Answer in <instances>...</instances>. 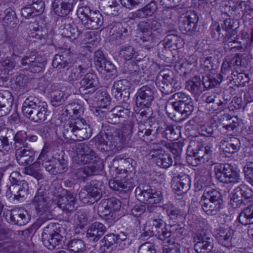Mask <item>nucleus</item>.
I'll use <instances>...</instances> for the list:
<instances>
[{
    "mask_svg": "<svg viewBox=\"0 0 253 253\" xmlns=\"http://www.w3.org/2000/svg\"><path fill=\"white\" fill-rule=\"evenodd\" d=\"M22 111L23 115L31 121L40 123L46 120L50 112L47 105L41 101L38 98L29 96L23 103Z\"/></svg>",
    "mask_w": 253,
    "mask_h": 253,
    "instance_id": "obj_1",
    "label": "nucleus"
},
{
    "mask_svg": "<svg viewBox=\"0 0 253 253\" xmlns=\"http://www.w3.org/2000/svg\"><path fill=\"white\" fill-rule=\"evenodd\" d=\"M62 134L66 139L82 141L89 138L92 131L84 119L77 117L71 119L64 125Z\"/></svg>",
    "mask_w": 253,
    "mask_h": 253,
    "instance_id": "obj_2",
    "label": "nucleus"
},
{
    "mask_svg": "<svg viewBox=\"0 0 253 253\" xmlns=\"http://www.w3.org/2000/svg\"><path fill=\"white\" fill-rule=\"evenodd\" d=\"M200 204L207 215H215L220 211L223 206L222 195L215 189H207L201 198Z\"/></svg>",
    "mask_w": 253,
    "mask_h": 253,
    "instance_id": "obj_3",
    "label": "nucleus"
},
{
    "mask_svg": "<svg viewBox=\"0 0 253 253\" xmlns=\"http://www.w3.org/2000/svg\"><path fill=\"white\" fill-rule=\"evenodd\" d=\"M61 229L59 224L54 223H50L44 227L42 240L44 247L52 250L62 245L64 237L61 235Z\"/></svg>",
    "mask_w": 253,
    "mask_h": 253,
    "instance_id": "obj_4",
    "label": "nucleus"
},
{
    "mask_svg": "<svg viewBox=\"0 0 253 253\" xmlns=\"http://www.w3.org/2000/svg\"><path fill=\"white\" fill-rule=\"evenodd\" d=\"M117 133L106 132L97 134L93 139L95 146L102 152L114 150L121 151L122 142L118 138Z\"/></svg>",
    "mask_w": 253,
    "mask_h": 253,
    "instance_id": "obj_5",
    "label": "nucleus"
},
{
    "mask_svg": "<svg viewBox=\"0 0 253 253\" xmlns=\"http://www.w3.org/2000/svg\"><path fill=\"white\" fill-rule=\"evenodd\" d=\"M52 202L47 196L44 188H40L34 198L33 204L41 220H48L52 218L50 208Z\"/></svg>",
    "mask_w": 253,
    "mask_h": 253,
    "instance_id": "obj_6",
    "label": "nucleus"
},
{
    "mask_svg": "<svg viewBox=\"0 0 253 253\" xmlns=\"http://www.w3.org/2000/svg\"><path fill=\"white\" fill-rule=\"evenodd\" d=\"M216 178L224 183L236 184L241 182L240 174L228 163L217 164L214 167Z\"/></svg>",
    "mask_w": 253,
    "mask_h": 253,
    "instance_id": "obj_7",
    "label": "nucleus"
},
{
    "mask_svg": "<svg viewBox=\"0 0 253 253\" xmlns=\"http://www.w3.org/2000/svg\"><path fill=\"white\" fill-rule=\"evenodd\" d=\"M156 84L162 92L165 94L171 93L177 87V81L172 71L169 69L161 70L157 75Z\"/></svg>",
    "mask_w": 253,
    "mask_h": 253,
    "instance_id": "obj_8",
    "label": "nucleus"
},
{
    "mask_svg": "<svg viewBox=\"0 0 253 253\" xmlns=\"http://www.w3.org/2000/svg\"><path fill=\"white\" fill-rule=\"evenodd\" d=\"M139 27L142 32L141 39L143 42H151L154 38L164 34L161 23L156 19L142 21L139 24Z\"/></svg>",
    "mask_w": 253,
    "mask_h": 253,
    "instance_id": "obj_9",
    "label": "nucleus"
},
{
    "mask_svg": "<svg viewBox=\"0 0 253 253\" xmlns=\"http://www.w3.org/2000/svg\"><path fill=\"white\" fill-rule=\"evenodd\" d=\"M101 181L92 180L90 184L81 189L79 197L80 200L84 204H92L100 199L102 195Z\"/></svg>",
    "mask_w": 253,
    "mask_h": 253,
    "instance_id": "obj_10",
    "label": "nucleus"
},
{
    "mask_svg": "<svg viewBox=\"0 0 253 253\" xmlns=\"http://www.w3.org/2000/svg\"><path fill=\"white\" fill-rule=\"evenodd\" d=\"M74 149L77 154L73 158V161L75 164L83 165L94 164L96 161V154L89 144L85 143L77 144Z\"/></svg>",
    "mask_w": 253,
    "mask_h": 253,
    "instance_id": "obj_11",
    "label": "nucleus"
},
{
    "mask_svg": "<svg viewBox=\"0 0 253 253\" xmlns=\"http://www.w3.org/2000/svg\"><path fill=\"white\" fill-rule=\"evenodd\" d=\"M215 237L220 244L229 249L240 246L242 241L239 234L230 227H219Z\"/></svg>",
    "mask_w": 253,
    "mask_h": 253,
    "instance_id": "obj_12",
    "label": "nucleus"
},
{
    "mask_svg": "<svg viewBox=\"0 0 253 253\" xmlns=\"http://www.w3.org/2000/svg\"><path fill=\"white\" fill-rule=\"evenodd\" d=\"M17 175L19 176L18 173L16 172H13L10 174L9 179L11 185L6 191V196L9 199L20 200L27 194L28 184L24 180H18L16 178Z\"/></svg>",
    "mask_w": 253,
    "mask_h": 253,
    "instance_id": "obj_13",
    "label": "nucleus"
},
{
    "mask_svg": "<svg viewBox=\"0 0 253 253\" xmlns=\"http://www.w3.org/2000/svg\"><path fill=\"white\" fill-rule=\"evenodd\" d=\"M135 193L137 199L145 204H157L160 203L163 199L160 191L152 189L148 185L137 187Z\"/></svg>",
    "mask_w": 253,
    "mask_h": 253,
    "instance_id": "obj_14",
    "label": "nucleus"
},
{
    "mask_svg": "<svg viewBox=\"0 0 253 253\" xmlns=\"http://www.w3.org/2000/svg\"><path fill=\"white\" fill-rule=\"evenodd\" d=\"M194 248L197 253H209L213 247V240L211 235L202 230L195 233L193 236Z\"/></svg>",
    "mask_w": 253,
    "mask_h": 253,
    "instance_id": "obj_15",
    "label": "nucleus"
},
{
    "mask_svg": "<svg viewBox=\"0 0 253 253\" xmlns=\"http://www.w3.org/2000/svg\"><path fill=\"white\" fill-rule=\"evenodd\" d=\"M211 151L208 147L198 146L195 149L188 147L187 149V160L191 162L193 166H197L208 162L211 158Z\"/></svg>",
    "mask_w": 253,
    "mask_h": 253,
    "instance_id": "obj_16",
    "label": "nucleus"
},
{
    "mask_svg": "<svg viewBox=\"0 0 253 253\" xmlns=\"http://www.w3.org/2000/svg\"><path fill=\"white\" fill-rule=\"evenodd\" d=\"M156 94V89L151 85H145L140 87L136 93V104L141 108L150 107Z\"/></svg>",
    "mask_w": 253,
    "mask_h": 253,
    "instance_id": "obj_17",
    "label": "nucleus"
},
{
    "mask_svg": "<svg viewBox=\"0 0 253 253\" xmlns=\"http://www.w3.org/2000/svg\"><path fill=\"white\" fill-rule=\"evenodd\" d=\"M223 42L225 48L237 49L238 50H244L250 42V35L245 31H242L237 36L236 40H232L231 36L226 34L224 36Z\"/></svg>",
    "mask_w": 253,
    "mask_h": 253,
    "instance_id": "obj_18",
    "label": "nucleus"
},
{
    "mask_svg": "<svg viewBox=\"0 0 253 253\" xmlns=\"http://www.w3.org/2000/svg\"><path fill=\"white\" fill-rule=\"evenodd\" d=\"M169 105L173 109L174 113L167 111L169 116L173 121L180 122L187 118L194 109L193 103H170Z\"/></svg>",
    "mask_w": 253,
    "mask_h": 253,
    "instance_id": "obj_19",
    "label": "nucleus"
},
{
    "mask_svg": "<svg viewBox=\"0 0 253 253\" xmlns=\"http://www.w3.org/2000/svg\"><path fill=\"white\" fill-rule=\"evenodd\" d=\"M136 165V162L132 158L124 159L123 156L119 155L114 158L110 169L115 171L116 174L126 173L134 170Z\"/></svg>",
    "mask_w": 253,
    "mask_h": 253,
    "instance_id": "obj_20",
    "label": "nucleus"
},
{
    "mask_svg": "<svg viewBox=\"0 0 253 253\" xmlns=\"http://www.w3.org/2000/svg\"><path fill=\"white\" fill-rule=\"evenodd\" d=\"M124 123L122 129H116L114 130V133H119L118 138L122 142V147H131L133 146V141L131 139V137L133 133V128L134 123L128 120L123 122Z\"/></svg>",
    "mask_w": 253,
    "mask_h": 253,
    "instance_id": "obj_21",
    "label": "nucleus"
},
{
    "mask_svg": "<svg viewBox=\"0 0 253 253\" xmlns=\"http://www.w3.org/2000/svg\"><path fill=\"white\" fill-rule=\"evenodd\" d=\"M5 218L8 222L19 226L25 225L30 220L27 211L20 209L7 211L5 213Z\"/></svg>",
    "mask_w": 253,
    "mask_h": 253,
    "instance_id": "obj_22",
    "label": "nucleus"
},
{
    "mask_svg": "<svg viewBox=\"0 0 253 253\" xmlns=\"http://www.w3.org/2000/svg\"><path fill=\"white\" fill-rule=\"evenodd\" d=\"M21 65L25 69H30L33 72H40L42 71L43 64V59L36 56L34 52L27 53L21 59Z\"/></svg>",
    "mask_w": 253,
    "mask_h": 253,
    "instance_id": "obj_23",
    "label": "nucleus"
},
{
    "mask_svg": "<svg viewBox=\"0 0 253 253\" xmlns=\"http://www.w3.org/2000/svg\"><path fill=\"white\" fill-rule=\"evenodd\" d=\"M190 177L185 173H181L172 179L171 187L178 195L186 193L190 189Z\"/></svg>",
    "mask_w": 253,
    "mask_h": 253,
    "instance_id": "obj_24",
    "label": "nucleus"
},
{
    "mask_svg": "<svg viewBox=\"0 0 253 253\" xmlns=\"http://www.w3.org/2000/svg\"><path fill=\"white\" fill-rule=\"evenodd\" d=\"M94 60L96 68L99 70H104L112 77L117 75V69L115 66L106 59L101 50H97L94 53Z\"/></svg>",
    "mask_w": 253,
    "mask_h": 253,
    "instance_id": "obj_25",
    "label": "nucleus"
},
{
    "mask_svg": "<svg viewBox=\"0 0 253 253\" xmlns=\"http://www.w3.org/2000/svg\"><path fill=\"white\" fill-rule=\"evenodd\" d=\"M35 151L28 145L16 149L15 157L17 163L21 166H27L33 163L35 160Z\"/></svg>",
    "mask_w": 253,
    "mask_h": 253,
    "instance_id": "obj_26",
    "label": "nucleus"
},
{
    "mask_svg": "<svg viewBox=\"0 0 253 253\" xmlns=\"http://www.w3.org/2000/svg\"><path fill=\"white\" fill-rule=\"evenodd\" d=\"M199 18L196 13L190 11L186 14L180 23L179 28L183 34L191 33L196 31Z\"/></svg>",
    "mask_w": 253,
    "mask_h": 253,
    "instance_id": "obj_27",
    "label": "nucleus"
},
{
    "mask_svg": "<svg viewBox=\"0 0 253 253\" xmlns=\"http://www.w3.org/2000/svg\"><path fill=\"white\" fill-rule=\"evenodd\" d=\"M151 158H155L156 165L162 168L167 169L172 163V158L170 155L161 149L152 150L149 153Z\"/></svg>",
    "mask_w": 253,
    "mask_h": 253,
    "instance_id": "obj_28",
    "label": "nucleus"
},
{
    "mask_svg": "<svg viewBox=\"0 0 253 253\" xmlns=\"http://www.w3.org/2000/svg\"><path fill=\"white\" fill-rule=\"evenodd\" d=\"M130 111L129 109L121 106H117L109 111L107 114L108 123L112 124H117L126 121L129 117Z\"/></svg>",
    "mask_w": 253,
    "mask_h": 253,
    "instance_id": "obj_29",
    "label": "nucleus"
},
{
    "mask_svg": "<svg viewBox=\"0 0 253 253\" xmlns=\"http://www.w3.org/2000/svg\"><path fill=\"white\" fill-rule=\"evenodd\" d=\"M129 87L130 84L126 80L116 81L112 88V94L117 101H121L123 97L127 98L129 95Z\"/></svg>",
    "mask_w": 253,
    "mask_h": 253,
    "instance_id": "obj_30",
    "label": "nucleus"
},
{
    "mask_svg": "<svg viewBox=\"0 0 253 253\" xmlns=\"http://www.w3.org/2000/svg\"><path fill=\"white\" fill-rule=\"evenodd\" d=\"M98 84L96 75L88 73L80 81V91L84 94L92 93L96 90Z\"/></svg>",
    "mask_w": 253,
    "mask_h": 253,
    "instance_id": "obj_31",
    "label": "nucleus"
},
{
    "mask_svg": "<svg viewBox=\"0 0 253 253\" xmlns=\"http://www.w3.org/2000/svg\"><path fill=\"white\" fill-rule=\"evenodd\" d=\"M157 127L146 126L142 123L138 124L137 136L141 140L150 143L155 140L158 136Z\"/></svg>",
    "mask_w": 253,
    "mask_h": 253,
    "instance_id": "obj_32",
    "label": "nucleus"
},
{
    "mask_svg": "<svg viewBox=\"0 0 253 253\" xmlns=\"http://www.w3.org/2000/svg\"><path fill=\"white\" fill-rule=\"evenodd\" d=\"M237 219L243 225H250L248 230V234L253 240V203L249 205L242 211Z\"/></svg>",
    "mask_w": 253,
    "mask_h": 253,
    "instance_id": "obj_33",
    "label": "nucleus"
},
{
    "mask_svg": "<svg viewBox=\"0 0 253 253\" xmlns=\"http://www.w3.org/2000/svg\"><path fill=\"white\" fill-rule=\"evenodd\" d=\"M222 151L227 157H230L232 154L237 153L240 149V142L235 137H228L220 142Z\"/></svg>",
    "mask_w": 253,
    "mask_h": 253,
    "instance_id": "obj_34",
    "label": "nucleus"
},
{
    "mask_svg": "<svg viewBox=\"0 0 253 253\" xmlns=\"http://www.w3.org/2000/svg\"><path fill=\"white\" fill-rule=\"evenodd\" d=\"M75 3V0H54L52 8L57 15L65 16L72 10Z\"/></svg>",
    "mask_w": 253,
    "mask_h": 253,
    "instance_id": "obj_35",
    "label": "nucleus"
},
{
    "mask_svg": "<svg viewBox=\"0 0 253 253\" xmlns=\"http://www.w3.org/2000/svg\"><path fill=\"white\" fill-rule=\"evenodd\" d=\"M75 195L70 191H67L66 194L62 197H59L57 202L58 207L63 211L71 212L76 209Z\"/></svg>",
    "mask_w": 253,
    "mask_h": 253,
    "instance_id": "obj_36",
    "label": "nucleus"
},
{
    "mask_svg": "<svg viewBox=\"0 0 253 253\" xmlns=\"http://www.w3.org/2000/svg\"><path fill=\"white\" fill-rule=\"evenodd\" d=\"M61 35L63 37L74 41L78 38L82 33L73 21L70 20L65 22L60 27Z\"/></svg>",
    "mask_w": 253,
    "mask_h": 253,
    "instance_id": "obj_37",
    "label": "nucleus"
},
{
    "mask_svg": "<svg viewBox=\"0 0 253 253\" xmlns=\"http://www.w3.org/2000/svg\"><path fill=\"white\" fill-rule=\"evenodd\" d=\"M13 97L10 92L7 90L0 91V116H4L11 110Z\"/></svg>",
    "mask_w": 253,
    "mask_h": 253,
    "instance_id": "obj_38",
    "label": "nucleus"
},
{
    "mask_svg": "<svg viewBox=\"0 0 253 253\" xmlns=\"http://www.w3.org/2000/svg\"><path fill=\"white\" fill-rule=\"evenodd\" d=\"M156 1L152 0L144 7L132 13V18H146L152 16L157 11Z\"/></svg>",
    "mask_w": 253,
    "mask_h": 253,
    "instance_id": "obj_39",
    "label": "nucleus"
},
{
    "mask_svg": "<svg viewBox=\"0 0 253 253\" xmlns=\"http://www.w3.org/2000/svg\"><path fill=\"white\" fill-rule=\"evenodd\" d=\"M106 228L101 223L96 222L92 223L86 231V237L90 241L96 242L98 241L105 233Z\"/></svg>",
    "mask_w": 253,
    "mask_h": 253,
    "instance_id": "obj_40",
    "label": "nucleus"
},
{
    "mask_svg": "<svg viewBox=\"0 0 253 253\" xmlns=\"http://www.w3.org/2000/svg\"><path fill=\"white\" fill-rule=\"evenodd\" d=\"M103 24V18L98 11L92 12V14L87 18L82 24L87 29L97 30Z\"/></svg>",
    "mask_w": 253,
    "mask_h": 253,
    "instance_id": "obj_41",
    "label": "nucleus"
},
{
    "mask_svg": "<svg viewBox=\"0 0 253 253\" xmlns=\"http://www.w3.org/2000/svg\"><path fill=\"white\" fill-rule=\"evenodd\" d=\"M87 68L83 65L72 66L68 69L67 80L73 83L80 79L86 72Z\"/></svg>",
    "mask_w": 253,
    "mask_h": 253,
    "instance_id": "obj_42",
    "label": "nucleus"
},
{
    "mask_svg": "<svg viewBox=\"0 0 253 253\" xmlns=\"http://www.w3.org/2000/svg\"><path fill=\"white\" fill-rule=\"evenodd\" d=\"M97 172L96 166L94 164H91L88 166L78 169L75 172V176L79 180L84 181L88 176L95 175Z\"/></svg>",
    "mask_w": 253,
    "mask_h": 253,
    "instance_id": "obj_43",
    "label": "nucleus"
},
{
    "mask_svg": "<svg viewBox=\"0 0 253 253\" xmlns=\"http://www.w3.org/2000/svg\"><path fill=\"white\" fill-rule=\"evenodd\" d=\"M236 118L230 117L227 114H223L219 117V122L222 126V128L227 130L226 132L234 130L238 126V123Z\"/></svg>",
    "mask_w": 253,
    "mask_h": 253,
    "instance_id": "obj_44",
    "label": "nucleus"
},
{
    "mask_svg": "<svg viewBox=\"0 0 253 253\" xmlns=\"http://www.w3.org/2000/svg\"><path fill=\"white\" fill-rule=\"evenodd\" d=\"M167 213L169 219L174 222H182L185 219V211L172 205L168 206Z\"/></svg>",
    "mask_w": 253,
    "mask_h": 253,
    "instance_id": "obj_45",
    "label": "nucleus"
},
{
    "mask_svg": "<svg viewBox=\"0 0 253 253\" xmlns=\"http://www.w3.org/2000/svg\"><path fill=\"white\" fill-rule=\"evenodd\" d=\"M71 64L69 56L67 53H65L56 54L52 60V65L54 68L60 70L69 67Z\"/></svg>",
    "mask_w": 253,
    "mask_h": 253,
    "instance_id": "obj_46",
    "label": "nucleus"
},
{
    "mask_svg": "<svg viewBox=\"0 0 253 253\" xmlns=\"http://www.w3.org/2000/svg\"><path fill=\"white\" fill-rule=\"evenodd\" d=\"M47 152L45 149H43L38 158V160L42 163V166L44 167L46 170L51 174H56L55 162V160H49L46 155Z\"/></svg>",
    "mask_w": 253,
    "mask_h": 253,
    "instance_id": "obj_47",
    "label": "nucleus"
},
{
    "mask_svg": "<svg viewBox=\"0 0 253 253\" xmlns=\"http://www.w3.org/2000/svg\"><path fill=\"white\" fill-rule=\"evenodd\" d=\"M19 243L10 239L0 242V253H20Z\"/></svg>",
    "mask_w": 253,
    "mask_h": 253,
    "instance_id": "obj_48",
    "label": "nucleus"
},
{
    "mask_svg": "<svg viewBox=\"0 0 253 253\" xmlns=\"http://www.w3.org/2000/svg\"><path fill=\"white\" fill-rule=\"evenodd\" d=\"M14 135L12 129L5 128L0 131V151H8L10 148L8 138Z\"/></svg>",
    "mask_w": 253,
    "mask_h": 253,
    "instance_id": "obj_49",
    "label": "nucleus"
},
{
    "mask_svg": "<svg viewBox=\"0 0 253 253\" xmlns=\"http://www.w3.org/2000/svg\"><path fill=\"white\" fill-rule=\"evenodd\" d=\"M25 174L33 176L38 180L43 178V175L41 172V161L34 162L33 164L26 167L24 169Z\"/></svg>",
    "mask_w": 253,
    "mask_h": 253,
    "instance_id": "obj_50",
    "label": "nucleus"
},
{
    "mask_svg": "<svg viewBox=\"0 0 253 253\" xmlns=\"http://www.w3.org/2000/svg\"><path fill=\"white\" fill-rule=\"evenodd\" d=\"M9 51L12 55L18 56L25 50V48L22 42L17 39H11L8 41Z\"/></svg>",
    "mask_w": 253,
    "mask_h": 253,
    "instance_id": "obj_51",
    "label": "nucleus"
},
{
    "mask_svg": "<svg viewBox=\"0 0 253 253\" xmlns=\"http://www.w3.org/2000/svg\"><path fill=\"white\" fill-rule=\"evenodd\" d=\"M113 39H122L128 35V30L126 27L124 26L120 22L115 23L110 30Z\"/></svg>",
    "mask_w": 253,
    "mask_h": 253,
    "instance_id": "obj_52",
    "label": "nucleus"
},
{
    "mask_svg": "<svg viewBox=\"0 0 253 253\" xmlns=\"http://www.w3.org/2000/svg\"><path fill=\"white\" fill-rule=\"evenodd\" d=\"M67 248L74 253H83L85 250V245L83 240L74 238L68 242Z\"/></svg>",
    "mask_w": 253,
    "mask_h": 253,
    "instance_id": "obj_53",
    "label": "nucleus"
},
{
    "mask_svg": "<svg viewBox=\"0 0 253 253\" xmlns=\"http://www.w3.org/2000/svg\"><path fill=\"white\" fill-rule=\"evenodd\" d=\"M109 186L113 190L120 192H126L133 187V185L131 182L119 181L114 179L110 180Z\"/></svg>",
    "mask_w": 253,
    "mask_h": 253,
    "instance_id": "obj_54",
    "label": "nucleus"
},
{
    "mask_svg": "<svg viewBox=\"0 0 253 253\" xmlns=\"http://www.w3.org/2000/svg\"><path fill=\"white\" fill-rule=\"evenodd\" d=\"M227 103V100L222 97L221 100L218 95L213 94V101L210 106L206 108L210 111H221L226 107Z\"/></svg>",
    "mask_w": 253,
    "mask_h": 253,
    "instance_id": "obj_55",
    "label": "nucleus"
},
{
    "mask_svg": "<svg viewBox=\"0 0 253 253\" xmlns=\"http://www.w3.org/2000/svg\"><path fill=\"white\" fill-rule=\"evenodd\" d=\"M186 87L188 90L194 93L202 91L201 80L199 77L195 76L186 82Z\"/></svg>",
    "mask_w": 253,
    "mask_h": 253,
    "instance_id": "obj_56",
    "label": "nucleus"
},
{
    "mask_svg": "<svg viewBox=\"0 0 253 253\" xmlns=\"http://www.w3.org/2000/svg\"><path fill=\"white\" fill-rule=\"evenodd\" d=\"M240 191L242 197L243 204L247 205L253 202V191L248 186L242 184L240 185Z\"/></svg>",
    "mask_w": 253,
    "mask_h": 253,
    "instance_id": "obj_57",
    "label": "nucleus"
},
{
    "mask_svg": "<svg viewBox=\"0 0 253 253\" xmlns=\"http://www.w3.org/2000/svg\"><path fill=\"white\" fill-rule=\"evenodd\" d=\"M12 137L14 141V144L16 149L18 148L28 145L26 143L28 136L25 131L22 130L18 131L15 134L14 133Z\"/></svg>",
    "mask_w": 253,
    "mask_h": 253,
    "instance_id": "obj_58",
    "label": "nucleus"
},
{
    "mask_svg": "<svg viewBox=\"0 0 253 253\" xmlns=\"http://www.w3.org/2000/svg\"><path fill=\"white\" fill-rule=\"evenodd\" d=\"M165 128L163 127H157L158 135L161 133L162 136L169 140H173L176 139V134L173 127L171 126H166Z\"/></svg>",
    "mask_w": 253,
    "mask_h": 253,
    "instance_id": "obj_59",
    "label": "nucleus"
},
{
    "mask_svg": "<svg viewBox=\"0 0 253 253\" xmlns=\"http://www.w3.org/2000/svg\"><path fill=\"white\" fill-rule=\"evenodd\" d=\"M94 11L92 10L90 8L86 5H84L82 3L78 8L77 14L78 17L81 21L82 23L84 22L88 17L92 14V12Z\"/></svg>",
    "mask_w": 253,
    "mask_h": 253,
    "instance_id": "obj_60",
    "label": "nucleus"
},
{
    "mask_svg": "<svg viewBox=\"0 0 253 253\" xmlns=\"http://www.w3.org/2000/svg\"><path fill=\"white\" fill-rule=\"evenodd\" d=\"M101 202L102 206L111 209L112 211H118L121 207L120 201L115 198L104 199Z\"/></svg>",
    "mask_w": 253,
    "mask_h": 253,
    "instance_id": "obj_61",
    "label": "nucleus"
},
{
    "mask_svg": "<svg viewBox=\"0 0 253 253\" xmlns=\"http://www.w3.org/2000/svg\"><path fill=\"white\" fill-rule=\"evenodd\" d=\"M136 53L134 48L131 46H122L120 51V55L126 60H129Z\"/></svg>",
    "mask_w": 253,
    "mask_h": 253,
    "instance_id": "obj_62",
    "label": "nucleus"
},
{
    "mask_svg": "<svg viewBox=\"0 0 253 253\" xmlns=\"http://www.w3.org/2000/svg\"><path fill=\"white\" fill-rule=\"evenodd\" d=\"M96 94L98 106L103 109H106L108 105L110 104L109 95L105 91H97Z\"/></svg>",
    "mask_w": 253,
    "mask_h": 253,
    "instance_id": "obj_63",
    "label": "nucleus"
},
{
    "mask_svg": "<svg viewBox=\"0 0 253 253\" xmlns=\"http://www.w3.org/2000/svg\"><path fill=\"white\" fill-rule=\"evenodd\" d=\"M115 235L117 239V244H119V246L122 249H124L128 247L130 242L127 239L128 234L127 232L121 231Z\"/></svg>",
    "mask_w": 253,
    "mask_h": 253,
    "instance_id": "obj_64",
    "label": "nucleus"
}]
</instances>
